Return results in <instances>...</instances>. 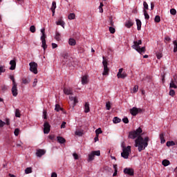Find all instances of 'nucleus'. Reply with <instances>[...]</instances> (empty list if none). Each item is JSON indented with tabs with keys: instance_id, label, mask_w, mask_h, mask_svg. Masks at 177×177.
I'll use <instances>...</instances> for the list:
<instances>
[{
	"instance_id": "nucleus-61",
	"label": "nucleus",
	"mask_w": 177,
	"mask_h": 177,
	"mask_svg": "<svg viewBox=\"0 0 177 177\" xmlns=\"http://www.w3.org/2000/svg\"><path fill=\"white\" fill-rule=\"evenodd\" d=\"M138 89V86H135L133 88V92H136Z\"/></svg>"
},
{
	"instance_id": "nucleus-31",
	"label": "nucleus",
	"mask_w": 177,
	"mask_h": 177,
	"mask_svg": "<svg viewBox=\"0 0 177 177\" xmlns=\"http://www.w3.org/2000/svg\"><path fill=\"white\" fill-rule=\"evenodd\" d=\"M127 77H128V75L127 74V73L123 72L121 75L118 76V78H122L124 80V78H127Z\"/></svg>"
},
{
	"instance_id": "nucleus-14",
	"label": "nucleus",
	"mask_w": 177,
	"mask_h": 177,
	"mask_svg": "<svg viewBox=\"0 0 177 177\" xmlns=\"http://www.w3.org/2000/svg\"><path fill=\"white\" fill-rule=\"evenodd\" d=\"M89 82V80L88 79V75H85L82 77V85H85Z\"/></svg>"
},
{
	"instance_id": "nucleus-35",
	"label": "nucleus",
	"mask_w": 177,
	"mask_h": 177,
	"mask_svg": "<svg viewBox=\"0 0 177 177\" xmlns=\"http://www.w3.org/2000/svg\"><path fill=\"white\" fill-rule=\"evenodd\" d=\"M75 135L77 136H82L84 135V132L82 131H76Z\"/></svg>"
},
{
	"instance_id": "nucleus-9",
	"label": "nucleus",
	"mask_w": 177,
	"mask_h": 177,
	"mask_svg": "<svg viewBox=\"0 0 177 177\" xmlns=\"http://www.w3.org/2000/svg\"><path fill=\"white\" fill-rule=\"evenodd\" d=\"M139 113H142V109L140 108L133 107L130 109V114H131V115H133V117L138 115Z\"/></svg>"
},
{
	"instance_id": "nucleus-21",
	"label": "nucleus",
	"mask_w": 177,
	"mask_h": 177,
	"mask_svg": "<svg viewBox=\"0 0 177 177\" xmlns=\"http://www.w3.org/2000/svg\"><path fill=\"white\" fill-rule=\"evenodd\" d=\"M91 108L89 107V102H86L84 104V113H89Z\"/></svg>"
},
{
	"instance_id": "nucleus-51",
	"label": "nucleus",
	"mask_w": 177,
	"mask_h": 177,
	"mask_svg": "<svg viewBox=\"0 0 177 177\" xmlns=\"http://www.w3.org/2000/svg\"><path fill=\"white\" fill-rule=\"evenodd\" d=\"M122 122L124 123V124H128L129 122V120L127 118V117H124L123 119H122Z\"/></svg>"
},
{
	"instance_id": "nucleus-32",
	"label": "nucleus",
	"mask_w": 177,
	"mask_h": 177,
	"mask_svg": "<svg viewBox=\"0 0 177 177\" xmlns=\"http://www.w3.org/2000/svg\"><path fill=\"white\" fill-rule=\"evenodd\" d=\"M68 18L69 20H74V19H75V14L74 13L69 14Z\"/></svg>"
},
{
	"instance_id": "nucleus-30",
	"label": "nucleus",
	"mask_w": 177,
	"mask_h": 177,
	"mask_svg": "<svg viewBox=\"0 0 177 177\" xmlns=\"http://www.w3.org/2000/svg\"><path fill=\"white\" fill-rule=\"evenodd\" d=\"M175 145H176V143H175V142H174V141H167V147H170V146H175Z\"/></svg>"
},
{
	"instance_id": "nucleus-19",
	"label": "nucleus",
	"mask_w": 177,
	"mask_h": 177,
	"mask_svg": "<svg viewBox=\"0 0 177 177\" xmlns=\"http://www.w3.org/2000/svg\"><path fill=\"white\" fill-rule=\"evenodd\" d=\"M137 30L140 31L142 30V21L140 19H136Z\"/></svg>"
},
{
	"instance_id": "nucleus-54",
	"label": "nucleus",
	"mask_w": 177,
	"mask_h": 177,
	"mask_svg": "<svg viewBox=\"0 0 177 177\" xmlns=\"http://www.w3.org/2000/svg\"><path fill=\"white\" fill-rule=\"evenodd\" d=\"M124 71V69L123 68H120L119 69V71H118V74H117V77H118L120 75H121L122 74V71Z\"/></svg>"
},
{
	"instance_id": "nucleus-48",
	"label": "nucleus",
	"mask_w": 177,
	"mask_h": 177,
	"mask_svg": "<svg viewBox=\"0 0 177 177\" xmlns=\"http://www.w3.org/2000/svg\"><path fill=\"white\" fill-rule=\"evenodd\" d=\"M30 32H35V31H36L35 26H31L30 27Z\"/></svg>"
},
{
	"instance_id": "nucleus-49",
	"label": "nucleus",
	"mask_w": 177,
	"mask_h": 177,
	"mask_svg": "<svg viewBox=\"0 0 177 177\" xmlns=\"http://www.w3.org/2000/svg\"><path fill=\"white\" fill-rule=\"evenodd\" d=\"M5 125H6V123L3 121H2V120H0V128H3V127H5Z\"/></svg>"
},
{
	"instance_id": "nucleus-27",
	"label": "nucleus",
	"mask_w": 177,
	"mask_h": 177,
	"mask_svg": "<svg viewBox=\"0 0 177 177\" xmlns=\"http://www.w3.org/2000/svg\"><path fill=\"white\" fill-rule=\"evenodd\" d=\"M160 143L162 145H164V143L165 142V138H164V133H162L160 135Z\"/></svg>"
},
{
	"instance_id": "nucleus-26",
	"label": "nucleus",
	"mask_w": 177,
	"mask_h": 177,
	"mask_svg": "<svg viewBox=\"0 0 177 177\" xmlns=\"http://www.w3.org/2000/svg\"><path fill=\"white\" fill-rule=\"evenodd\" d=\"M162 164L164 167H168V165H169L171 162H169V160L165 159L162 160Z\"/></svg>"
},
{
	"instance_id": "nucleus-28",
	"label": "nucleus",
	"mask_w": 177,
	"mask_h": 177,
	"mask_svg": "<svg viewBox=\"0 0 177 177\" xmlns=\"http://www.w3.org/2000/svg\"><path fill=\"white\" fill-rule=\"evenodd\" d=\"M113 124H118L121 122V119H120L118 117H115L113 120Z\"/></svg>"
},
{
	"instance_id": "nucleus-13",
	"label": "nucleus",
	"mask_w": 177,
	"mask_h": 177,
	"mask_svg": "<svg viewBox=\"0 0 177 177\" xmlns=\"http://www.w3.org/2000/svg\"><path fill=\"white\" fill-rule=\"evenodd\" d=\"M45 153H46V151L44 149H39L36 152V156L41 157V156H44Z\"/></svg>"
},
{
	"instance_id": "nucleus-41",
	"label": "nucleus",
	"mask_w": 177,
	"mask_h": 177,
	"mask_svg": "<svg viewBox=\"0 0 177 177\" xmlns=\"http://www.w3.org/2000/svg\"><path fill=\"white\" fill-rule=\"evenodd\" d=\"M5 71H6L5 66L0 65V73H5Z\"/></svg>"
},
{
	"instance_id": "nucleus-40",
	"label": "nucleus",
	"mask_w": 177,
	"mask_h": 177,
	"mask_svg": "<svg viewBox=\"0 0 177 177\" xmlns=\"http://www.w3.org/2000/svg\"><path fill=\"white\" fill-rule=\"evenodd\" d=\"M10 80H11V81H12V85H17V84H16V81H15V76L10 75Z\"/></svg>"
},
{
	"instance_id": "nucleus-47",
	"label": "nucleus",
	"mask_w": 177,
	"mask_h": 177,
	"mask_svg": "<svg viewBox=\"0 0 177 177\" xmlns=\"http://www.w3.org/2000/svg\"><path fill=\"white\" fill-rule=\"evenodd\" d=\"M102 129L98 128L97 129L95 130V133L96 135L99 136V134L102 133Z\"/></svg>"
},
{
	"instance_id": "nucleus-63",
	"label": "nucleus",
	"mask_w": 177,
	"mask_h": 177,
	"mask_svg": "<svg viewBox=\"0 0 177 177\" xmlns=\"http://www.w3.org/2000/svg\"><path fill=\"white\" fill-rule=\"evenodd\" d=\"M98 9H99L100 13H103V7L99 6Z\"/></svg>"
},
{
	"instance_id": "nucleus-17",
	"label": "nucleus",
	"mask_w": 177,
	"mask_h": 177,
	"mask_svg": "<svg viewBox=\"0 0 177 177\" xmlns=\"http://www.w3.org/2000/svg\"><path fill=\"white\" fill-rule=\"evenodd\" d=\"M64 93L65 95H73V90L71 88H64Z\"/></svg>"
},
{
	"instance_id": "nucleus-60",
	"label": "nucleus",
	"mask_w": 177,
	"mask_h": 177,
	"mask_svg": "<svg viewBox=\"0 0 177 177\" xmlns=\"http://www.w3.org/2000/svg\"><path fill=\"white\" fill-rule=\"evenodd\" d=\"M44 118V120H46L48 118L46 117V111H44L43 112Z\"/></svg>"
},
{
	"instance_id": "nucleus-64",
	"label": "nucleus",
	"mask_w": 177,
	"mask_h": 177,
	"mask_svg": "<svg viewBox=\"0 0 177 177\" xmlns=\"http://www.w3.org/2000/svg\"><path fill=\"white\" fill-rule=\"evenodd\" d=\"M51 177H57V174H56L55 172L52 173Z\"/></svg>"
},
{
	"instance_id": "nucleus-55",
	"label": "nucleus",
	"mask_w": 177,
	"mask_h": 177,
	"mask_svg": "<svg viewBox=\"0 0 177 177\" xmlns=\"http://www.w3.org/2000/svg\"><path fill=\"white\" fill-rule=\"evenodd\" d=\"M37 82H38V80L36 78L34 79V82H33V84H32L33 88H35V86H37Z\"/></svg>"
},
{
	"instance_id": "nucleus-15",
	"label": "nucleus",
	"mask_w": 177,
	"mask_h": 177,
	"mask_svg": "<svg viewBox=\"0 0 177 177\" xmlns=\"http://www.w3.org/2000/svg\"><path fill=\"white\" fill-rule=\"evenodd\" d=\"M10 70H15L16 69V60L12 59L10 62Z\"/></svg>"
},
{
	"instance_id": "nucleus-33",
	"label": "nucleus",
	"mask_w": 177,
	"mask_h": 177,
	"mask_svg": "<svg viewBox=\"0 0 177 177\" xmlns=\"http://www.w3.org/2000/svg\"><path fill=\"white\" fill-rule=\"evenodd\" d=\"M155 23H160L161 21V17H160V15H156L154 19Z\"/></svg>"
},
{
	"instance_id": "nucleus-2",
	"label": "nucleus",
	"mask_w": 177,
	"mask_h": 177,
	"mask_svg": "<svg viewBox=\"0 0 177 177\" xmlns=\"http://www.w3.org/2000/svg\"><path fill=\"white\" fill-rule=\"evenodd\" d=\"M133 45L131 46V48L133 49H135V50H136L137 52H138V53H145L146 52V47L143 46V47H140V46L139 45H142V41L140 40H136L133 41Z\"/></svg>"
},
{
	"instance_id": "nucleus-8",
	"label": "nucleus",
	"mask_w": 177,
	"mask_h": 177,
	"mask_svg": "<svg viewBox=\"0 0 177 177\" xmlns=\"http://www.w3.org/2000/svg\"><path fill=\"white\" fill-rule=\"evenodd\" d=\"M95 156H100V151H93L89 155L88 161H93L95 160Z\"/></svg>"
},
{
	"instance_id": "nucleus-43",
	"label": "nucleus",
	"mask_w": 177,
	"mask_h": 177,
	"mask_svg": "<svg viewBox=\"0 0 177 177\" xmlns=\"http://www.w3.org/2000/svg\"><path fill=\"white\" fill-rule=\"evenodd\" d=\"M156 57H157V59H161V57H162V53H160V52L156 53Z\"/></svg>"
},
{
	"instance_id": "nucleus-56",
	"label": "nucleus",
	"mask_w": 177,
	"mask_h": 177,
	"mask_svg": "<svg viewBox=\"0 0 177 177\" xmlns=\"http://www.w3.org/2000/svg\"><path fill=\"white\" fill-rule=\"evenodd\" d=\"M6 125H8V126L10 125V119L9 118L6 119Z\"/></svg>"
},
{
	"instance_id": "nucleus-39",
	"label": "nucleus",
	"mask_w": 177,
	"mask_h": 177,
	"mask_svg": "<svg viewBox=\"0 0 177 177\" xmlns=\"http://www.w3.org/2000/svg\"><path fill=\"white\" fill-rule=\"evenodd\" d=\"M106 110H110L111 109V103L110 102H107L106 103Z\"/></svg>"
},
{
	"instance_id": "nucleus-25",
	"label": "nucleus",
	"mask_w": 177,
	"mask_h": 177,
	"mask_svg": "<svg viewBox=\"0 0 177 177\" xmlns=\"http://www.w3.org/2000/svg\"><path fill=\"white\" fill-rule=\"evenodd\" d=\"M57 26H62V27H63V28H64V24H66V23H64V21H63V20L59 19L56 22Z\"/></svg>"
},
{
	"instance_id": "nucleus-34",
	"label": "nucleus",
	"mask_w": 177,
	"mask_h": 177,
	"mask_svg": "<svg viewBox=\"0 0 177 177\" xmlns=\"http://www.w3.org/2000/svg\"><path fill=\"white\" fill-rule=\"evenodd\" d=\"M32 172V169L31 167H28L25 169V174H28Z\"/></svg>"
},
{
	"instance_id": "nucleus-44",
	"label": "nucleus",
	"mask_w": 177,
	"mask_h": 177,
	"mask_svg": "<svg viewBox=\"0 0 177 177\" xmlns=\"http://www.w3.org/2000/svg\"><path fill=\"white\" fill-rule=\"evenodd\" d=\"M170 13L171 15H172L173 16H175V15H176V10L175 8H171L170 10Z\"/></svg>"
},
{
	"instance_id": "nucleus-6",
	"label": "nucleus",
	"mask_w": 177,
	"mask_h": 177,
	"mask_svg": "<svg viewBox=\"0 0 177 177\" xmlns=\"http://www.w3.org/2000/svg\"><path fill=\"white\" fill-rule=\"evenodd\" d=\"M103 61H102V64L104 66V72H103V75H109V71H110V69H109V63L107 62V59L104 57H102Z\"/></svg>"
},
{
	"instance_id": "nucleus-53",
	"label": "nucleus",
	"mask_w": 177,
	"mask_h": 177,
	"mask_svg": "<svg viewBox=\"0 0 177 177\" xmlns=\"http://www.w3.org/2000/svg\"><path fill=\"white\" fill-rule=\"evenodd\" d=\"M109 31H110L111 34H114V32H115V28H114L113 27H109Z\"/></svg>"
},
{
	"instance_id": "nucleus-45",
	"label": "nucleus",
	"mask_w": 177,
	"mask_h": 177,
	"mask_svg": "<svg viewBox=\"0 0 177 177\" xmlns=\"http://www.w3.org/2000/svg\"><path fill=\"white\" fill-rule=\"evenodd\" d=\"M22 83L24 84L25 85H27V84H30V80L24 78L22 79Z\"/></svg>"
},
{
	"instance_id": "nucleus-10",
	"label": "nucleus",
	"mask_w": 177,
	"mask_h": 177,
	"mask_svg": "<svg viewBox=\"0 0 177 177\" xmlns=\"http://www.w3.org/2000/svg\"><path fill=\"white\" fill-rule=\"evenodd\" d=\"M44 133H49L50 132V124L48 122H45L44 124Z\"/></svg>"
},
{
	"instance_id": "nucleus-1",
	"label": "nucleus",
	"mask_w": 177,
	"mask_h": 177,
	"mask_svg": "<svg viewBox=\"0 0 177 177\" xmlns=\"http://www.w3.org/2000/svg\"><path fill=\"white\" fill-rule=\"evenodd\" d=\"M142 132H143L142 128L139 127L136 130L130 131L129 133V139H136L135 146L136 147L138 148V151L140 152L142 150H145V149H146V147L149 146V141L150 140V138H149V137H145V138H143V137L140 136V133H142Z\"/></svg>"
},
{
	"instance_id": "nucleus-59",
	"label": "nucleus",
	"mask_w": 177,
	"mask_h": 177,
	"mask_svg": "<svg viewBox=\"0 0 177 177\" xmlns=\"http://www.w3.org/2000/svg\"><path fill=\"white\" fill-rule=\"evenodd\" d=\"M66 122H63L62 123V124H61V128H62V129L66 128Z\"/></svg>"
},
{
	"instance_id": "nucleus-58",
	"label": "nucleus",
	"mask_w": 177,
	"mask_h": 177,
	"mask_svg": "<svg viewBox=\"0 0 177 177\" xmlns=\"http://www.w3.org/2000/svg\"><path fill=\"white\" fill-rule=\"evenodd\" d=\"M73 157H74V158H75V160H78L79 156H78V154H77V153H74L73 154Z\"/></svg>"
},
{
	"instance_id": "nucleus-36",
	"label": "nucleus",
	"mask_w": 177,
	"mask_h": 177,
	"mask_svg": "<svg viewBox=\"0 0 177 177\" xmlns=\"http://www.w3.org/2000/svg\"><path fill=\"white\" fill-rule=\"evenodd\" d=\"M173 44L174 45V53H176V52H177V41L176 40L174 41Z\"/></svg>"
},
{
	"instance_id": "nucleus-12",
	"label": "nucleus",
	"mask_w": 177,
	"mask_h": 177,
	"mask_svg": "<svg viewBox=\"0 0 177 177\" xmlns=\"http://www.w3.org/2000/svg\"><path fill=\"white\" fill-rule=\"evenodd\" d=\"M11 91H12V96L16 97V96H17V95H18V93H17V84H13Z\"/></svg>"
},
{
	"instance_id": "nucleus-5",
	"label": "nucleus",
	"mask_w": 177,
	"mask_h": 177,
	"mask_svg": "<svg viewBox=\"0 0 177 177\" xmlns=\"http://www.w3.org/2000/svg\"><path fill=\"white\" fill-rule=\"evenodd\" d=\"M129 153H131V146H127V147L123 148V151L121 153V156L123 158L127 160L129 158Z\"/></svg>"
},
{
	"instance_id": "nucleus-16",
	"label": "nucleus",
	"mask_w": 177,
	"mask_h": 177,
	"mask_svg": "<svg viewBox=\"0 0 177 177\" xmlns=\"http://www.w3.org/2000/svg\"><path fill=\"white\" fill-rule=\"evenodd\" d=\"M132 26H133V22L131 19L126 21L125 27H127V28H131Z\"/></svg>"
},
{
	"instance_id": "nucleus-52",
	"label": "nucleus",
	"mask_w": 177,
	"mask_h": 177,
	"mask_svg": "<svg viewBox=\"0 0 177 177\" xmlns=\"http://www.w3.org/2000/svg\"><path fill=\"white\" fill-rule=\"evenodd\" d=\"M169 95L170 96H175V91L173 90V89H170V91H169Z\"/></svg>"
},
{
	"instance_id": "nucleus-23",
	"label": "nucleus",
	"mask_w": 177,
	"mask_h": 177,
	"mask_svg": "<svg viewBox=\"0 0 177 177\" xmlns=\"http://www.w3.org/2000/svg\"><path fill=\"white\" fill-rule=\"evenodd\" d=\"M68 44L71 46H75V44H77V42L75 41V39L71 38L68 40Z\"/></svg>"
},
{
	"instance_id": "nucleus-3",
	"label": "nucleus",
	"mask_w": 177,
	"mask_h": 177,
	"mask_svg": "<svg viewBox=\"0 0 177 177\" xmlns=\"http://www.w3.org/2000/svg\"><path fill=\"white\" fill-rule=\"evenodd\" d=\"M63 62L66 63L68 66H73V67H75V65L78 64V62H75L74 64V59L73 57L68 56V54L65 53L63 55Z\"/></svg>"
},
{
	"instance_id": "nucleus-29",
	"label": "nucleus",
	"mask_w": 177,
	"mask_h": 177,
	"mask_svg": "<svg viewBox=\"0 0 177 177\" xmlns=\"http://www.w3.org/2000/svg\"><path fill=\"white\" fill-rule=\"evenodd\" d=\"M143 12H144L145 19L146 20H149L150 19V15H149V13H147V10H144Z\"/></svg>"
},
{
	"instance_id": "nucleus-42",
	"label": "nucleus",
	"mask_w": 177,
	"mask_h": 177,
	"mask_svg": "<svg viewBox=\"0 0 177 177\" xmlns=\"http://www.w3.org/2000/svg\"><path fill=\"white\" fill-rule=\"evenodd\" d=\"M55 110V111H60V110H63V109H62V107H60V105L56 104Z\"/></svg>"
},
{
	"instance_id": "nucleus-11",
	"label": "nucleus",
	"mask_w": 177,
	"mask_h": 177,
	"mask_svg": "<svg viewBox=\"0 0 177 177\" xmlns=\"http://www.w3.org/2000/svg\"><path fill=\"white\" fill-rule=\"evenodd\" d=\"M124 174L129 175L130 176H133L135 171H133V169L127 167L124 169Z\"/></svg>"
},
{
	"instance_id": "nucleus-57",
	"label": "nucleus",
	"mask_w": 177,
	"mask_h": 177,
	"mask_svg": "<svg viewBox=\"0 0 177 177\" xmlns=\"http://www.w3.org/2000/svg\"><path fill=\"white\" fill-rule=\"evenodd\" d=\"M1 91H3V92H5V91H8V86L3 85L1 86Z\"/></svg>"
},
{
	"instance_id": "nucleus-20",
	"label": "nucleus",
	"mask_w": 177,
	"mask_h": 177,
	"mask_svg": "<svg viewBox=\"0 0 177 177\" xmlns=\"http://www.w3.org/2000/svg\"><path fill=\"white\" fill-rule=\"evenodd\" d=\"M56 10V1H53L52 6L50 8V10L53 13V16H55V10Z\"/></svg>"
},
{
	"instance_id": "nucleus-50",
	"label": "nucleus",
	"mask_w": 177,
	"mask_h": 177,
	"mask_svg": "<svg viewBox=\"0 0 177 177\" xmlns=\"http://www.w3.org/2000/svg\"><path fill=\"white\" fill-rule=\"evenodd\" d=\"M20 133V130L19 129H15L14 133L15 135V136H19V133Z\"/></svg>"
},
{
	"instance_id": "nucleus-46",
	"label": "nucleus",
	"mask_w": 177,
	"mask_h": 177,
	"mask_svg": "<svg viewBox=\"0 0 177 177\" xmlns=\"http://www.w3.org/2000/svg\"><path fill=\"white\" fill-rule=\"evenodd\" d=\"M20 110L16 109L15 111V117L20 118Z\"/></svg>"
},
{
	"instance_id": "nucleus-24",
	"label": "nucleus",
	"mask_w": 177,
	"mask_h": 177,
	"mask_svg": "<svg viewBox=\"0 0 177 177\" xmlns=\"http://www.w3.org/2000/svg\"><path fill=\"white\" fill-rule=\"evenodd\" d=\"M69 99H70V100L73 102L74 106H75V104H77V103H78V100H77V97H75L69 96Z\"/></svg>"
},
{
	"instance_id": "nucleus-62",
	"label": "nucleus",
	"mask_w": 177,
	"mask_h": 177,
	"mask_svg": "<svg viewBox=\"0 0 177 177\" xmlns=\"http://www.w3.org/2000/svg\"><path fill=\"white\" fill-rule=\"evenodd\" d=\"M52 48H53V49H55V48H57V44H56L55 43H53L52 44Z\"/></svg>"
},
{
	"instance_id": "nucleus-7",
	"label": "nucleus",
	"mask_w": 177,
	"mask_h": 177,
	"mask_svg": "<svg viewBox=\"0 0 177 177\" xmlns=\"http://www.w3.org/2000/svg\"><path fill=\"white\" fill-rule=\"evenodd\" d=\"M30 66V71H31V73H33V74H38V64L36 62H30L29 64Z\"/></svg>"
},
{
	"instance_id": "nucleus-38",
	"label": "nucleus",
	"mask_w": 177,
	"mask_h": 177,
	"mask_svg": "<svg viewBox=\"0 0 177 177\" xmlns=\"http://www.w3.org/2000/svg\"><path fill=\"white\" fill-rule=\"evenodd\" d=\"M143 6H144V10H149V4H147V2L144 1L143 2Z\"/></svg>"
},
{
	"instance_id": "nucleus-22",
	"label": "nucleus",
	"mask_w": 177,
	"mask_h": 177,
	"mask_svg": "<svg viewBox=\"0 0 177 177\" xmlns=\"http://www.w3.org/2000/svg\"><path fill=\"white\" fill-rule=\"evenodd\" d=\"M169 88L171 89V88H174V89L177 88L176 83L174 81V80H171V82L169 83Z\"/></svg>"
},
{
	"instance_id": "nucleus-18",
	"label": "nucleus",
	"mask_w": 177,
	"mask_h": 177,
	"mask_svg": "<svg viewBox=\"0 0 177 177\" xmlns=\"http://www.w3.org/2000/svg\"><path fill=\"white\" fill-rule=\"evenodd\" d=\"M57 140L58 143H60L61 145H63V143H66V139L62 136H57Z\"/></svg>"
},
{
	"instance_id": "nucleus-4",
	"label": "nucleus",
	"mask_w": 177,
	"mask_h": 177,
	"mask_svg": "<svg viewBox=\"0 0 177 177\" xmlns=\"http://www.w3.org/2000/svg\"><path fill=\"white\" fill-rule=\"evenodd\" d=\"M41 32L42 34L41 37V47L43 48L44 50H46V48H48V45H46V35H45V28L41 30Z\"/></svg>"
},
{
	"instance_id": "nucleus-37",
	"label": "nucleus",
	"mask_w": 177,
	"mask_h": 177,
	"mask_svg": "<svg viewBox=\"0 0 177 177\" xmlns=\"http://www.w3.org/2000/svg\"><path fill=\"white\" fill-rule=\"evenodd\" d=\"M55 39H56V41H60V33H59V32H55Z\"/></svg>"
}]
</instances>
